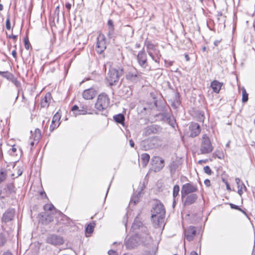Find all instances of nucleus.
I'll use <instances>...</instances> for the list:
<instances>
[{"label":"nucleus","mask_w":255,"mask_h":255,"mask_svg":"<svg viewBox=\"0 0 255 255\" xmlns=\"http://www.w3.org/2000/svg\"><path fill=\"white\" fill-rule=\"evenodd\" d=\"M165 214L164 206L161 203H156L151 210V219L155 224L159 226L163 222Z\"/></svg>","instance_id":"1"},{"label":"nucleus","mask_w":255,"mask_h":255,"mask_svg":"<svg viewBox=\"0 0 255 255\" xmlns=\"http://www.w3.org/2000/svg\"><path fill=\"white\" fill-rule=\"evenodd\" d=\"M149 239L150 237L148 234H145L143 237H141V235L138 232V233H135V235L130 237L126 241L125 245L128 249L131 250L141 243L145 244Z\"/></svg>","instance_id":"2"},{"label":"nucleus","mask_w":255,"mask_h":255,"mask_svg":"<svg viewBox=\"0 0 255 255\" xmlns=\"http://www.w3.org/2000/svg\"><path fill=\"white\" fill-rule=\"evenodd\" d=\"M213 150L209 137L206 134H203L202 137L200 152L201 154H207L211 152Z\"/></svg>","instance_id":"3"},{"label":"nucleus","mask_w":255,"mask_h":255,"mask_svg":"<svg viewBox=\"0 0 255 255\" xmlns=\"http://www.w3.org/2000/svg\"><path fill=\"white\" fill-rule=\"evenodd\" d=\"M109 104L110 99L108 96L102 93L98 96L95 107L98 110L101 111L106 109L109 106Z\"/></svg>","instance_id":"4"},{"label":"nucleus","mask_w":255,"mask_h":255,"mask_svg":"<svg viewBox=\"0 0 255 255\" xmlns=\"http://www.w3.org/2000/svg\"><path fill=\"white\" fill-rule=\"evenodd\" d=\"M146 50L149 56L156 63L159 62L161 57L159 50L153 44L147 43L146 44Z\"/></svg>","instance_id":"5"},{"label":"nucleus","mask_w":255,"mask_h":255,"mask_svg":"<svg viewBox=\"0 0 255 255\" xmlns=\"http://www.w3.org/2000/svg\"><path fill=\"white\" fill-rule=\"evenodd\" d=\"M123 74V70L120 71L116 69H111L108 73L107 78V81L110 85H114L119 80L120 77Z\"/></svg>","instance_id":"6"},{"label":"nucleus","mask_w":255,"mask_h":255,"mask_svg":"<svg viewBox=\"0 0 255 255\" xmlns=\"http://www.w3.org/2000/svg\"><path fill=\"white\" fill-rule=\"evenodd\" d=\"M131 229L135 233L139 232L141 237H143L145 234H148L147 228L143 225L142 223L138 217L135 219Z\"/></svg>","instance_id":"7"},{"label":"nucleus","mask_w":255,"mask_h":255,"mask_svg":"<svg viewBox=\"0 0 255 255\" xmlns=\"http://www.w3.org/2000/svg\"><path fill=\"white\" fill-rule=\"evenodd\" d=\"M198 188L196 185L191 183H187L184 184L181 189V195L183 198L187 195L195 192L197 191Z\"/></svg>","instance_id":"8"},{"label":"nucleus","mask_w":255,"mask_h":255,"mask_svg":"<svg viewBox=\"0 0 255 255\" xmlns=\"http://www.w3.org/2000/svg\"><path fill=\"white\" fill-rule=\"evenodd\" d=\"M46 243L55 246H59L64 243V239L59 235L51 234L47 237Z\"/></svg>","instance_id":"9"},{"label":"nucleus","mask_w":255,"mask_h":255,"mask_svg":"<svg viewBox=\"0 0 255 255\" xmlns=\"http://www.w3.org/2000/svg\"><path fill=\"white\" fill-rule=\"evenodd\" d=\"M106 48L105 37L104 34H100L97 38L96 50L98 53H102Z\"/></svg>","instance_id":"10"},{"label":"nucleus","mask_w":255,"mask_h":255,"mask_svg":"<svg viewBox=\"0 0 255 255\" xmlns=\"http://www.w3.org/2000/svg\"><path fill=\"white\" fill-rule=\"evenodd\" d=\"M153 169L155 172H158L164 166V160L159 156L154 157L152 159Z\"/></svg>","instance_id":"11"},{"label":"nucleus","mask_w":255,"mask_h":255,"mask_svg":"<svg viewBox=\"0 0 255 255\" xmlns=\"http://www.w3.org/2000/svg\"><path fill=\"white\" fill-rule=\"evenodd\" d=\"M137 61L138 64L143 68H146L148 67L147 55L144 51H140L137 55Z\"/></svg>","instance_id":"12"},{"label":"nucleus","mask_w":255,"mask_h":255,"mask_svg":"<svg viewBox=\"0 0 255 255\" xmlns=\"http://www.w3.org/2000/svg\"><path fill=\"white\" fill-rule=\"evenodd\" d=\"M97 91L93 88L85 90L83 93V97L85 100L93 99L96 95Z\"/></svg>","instance_id":"13"},{"label":"nucleus","mask_w":255,"mask_h":255,"mask_svg":"<svg viewBox=\"0 0 255 255\" xmlns=\"http://www.w3.org/2000/svg\"><path fill=\"white\" fill-rule=\"evenodd\" d=\"M190 131V136L194 137L198 135L200 131V127L197 123H192L189 126Z\"/></svg>","instance_id":"14"},{"label":"nucleus","mask_w":255,"mask_h":255,"mask_svg":"<svg viewBox=\"0 0 255 255\" xmlns=\"http://www.w3.org/2000/svg\"><path fill=\"white\" fill-rule=\"evenodd\" d=\"M14 213L15 211L12 209H9L7 210L3 214L2 218V221L6 223L11 221L14 217Z\"/></svg>","instance_id":"15"},{"label":"nucleus","mask_w":255,"mask_h":255,"mask_svg":"<svg viewBox=\"0 0 255 255\" xmlns=\"http://www.w3.org/2000/svg\"><path fill=\"white\" fill-rule=\"evenodd\" d=\"M55 218V213L45 212L44 215L42 216V222L43 224H48L54 220Z\"/></svg>","instance_id":"16"},{"label":"nucleus","mask_w":255,"mask_h":255,"mask_svg":"<svg viewBox=\"0 0 255 255\" xmlns=\"http://www.w3.org/2000/svg\"><path fill=\"white\" fill-rule=\"evenodd\" d=\"M71 111L75 116L80 115H86L87 113L86 108L83 107L81 109H79L77 105L73 106Z\"/></svg>","instance_id":"17"},{"label":"nucleus","mask_w":255,"mask_h":255,"mask_svg":"<svg viewBox=\"0 0 255 255\" xmlns=\"http://www.w3.org/2000/svg\"><path fill=\"white\" fill-rule=\"evenodd\" d=\"M196 230L194 227L191 226L185 231V236L188 241H192L196 235Z\"/></svg>","instance_id":"18"},{"label":"nucleus","mask_w":255,"mask_h":255,"mask_svg":"<svg viewBox=\"0 0 255 255\" xmlns=\"http://www.w3.org/2000/svg\"><path fill=\"white\" fill-rule=\"evenodd\" d=\"M140 75L137 72H129L126 75L127 80H129L132 82H136L140 79Z\"/></svg>","instance_id":"19"},{"label":"nucleus","mask_w":255,"mask_h":255,"mask_svg":"<svg viewBox=\"0 0 255 255\" xmlns=\"http://www.w3.org/2000/svg\"><path fill=\"white\" fill-rule=\"evenodd\" d=\"M3 192L5 196H9L10 194L15 193V188L13 184H7L6 187L3 189Z\"/></svg>","instance_id":"20"},{"label":"nucleus","mask_w":255,"mask_h":255,"mask_svg":"<svg viewBox=\"0 0 255 255\" xmlns=\"http://www.w3.org/2000/svg\"><path fill=\"white\" fill-rule=\"evenodd\" d=\"M236 183L238 187V193L241 196L243 193V190H246L247 188L243 182L241 181L240 179L236 178L235 179Z\"/></svg>","instance_id":"21"},{"label":"nucleus","mask_w":255,"mask_h":255,"mask_svg":"<svg viewBox=\"0 0 255 255\" xmlns=\"http://www.w3.org/2000/svg\"><path fill=\"white\" fill-rule=\"evenodd\" d=\"M197 197L198 196L196 194H191L187 196L185 201V205H190L194 203L196 201Z\"/></svg>","instance_id":"22"},{"label":"nucleus","mask_w":255,"mask_h":255,"mask_svg":"<svg viewBox=\"0 0 255 255\" xmlns=\"http://www.w3.org/2000/svg\"><path fill=\"white\" fill-rule=\"evenodd\" d=\"M222 85L223 84L217 80L213 81L211 84V87L213 91L216 93H218L220 92Z\"/></svg>","instance_id":"23"},{"label":"nucleus","mask_w":255,"mask_h":255,"mask_svg":"<svg viewBox=\"0 0 255 255\" xmlns=\"http://www.w3.org/2000/svg\"><path fill=\"white\" fill-rule=\"evenodd\" d=\"M150 159V156L147 153H143L141 155L140 160L142 166L145 167L148 164Z\"/></svg>","instance_id":"24"},{"label":"nucleus","mask_w":255,"mask_h":255,"mask_svg":"<svg viewBox=\"0 0 255 255\" xmlns=\"http://www.w3.org/2000/svg\"><path fill=\"white\" fill-rule=\"evenodd\" d=\"M41 136V132L40 129L36 128L35 129L34 133L32 134L31 137H30V139H33L35 141H36V143L38 142L39 139H40Z\"/></svg>","instance_id":"25"},{"label":"nucleus","mask_w":255,"mask_h":255,"mask_svg":"<svg viewBox=\"0 0 255 255\" xmlns=\"http://www.w3.org/2000/svg\"><path fill=\"white\" fill-rule=\"evenodd\" d=\"M51 95L50 93H47L44 98L41 100V106L42 107H46L48 105L49 101L50 100Z\"/></svg>","instance_id":"26"},{"label":"nucleus","mask_w":255,"mask_h":255,"mask_svg":"<svg viewBox=\"0 0 255 255\" xmlns=\"http://www.w3.org/2000/svg\"><path fill=\"white\" fill-rule=\"evenodd\" d=\"M108 36L111 37L114 33V26L113 21L111 19H109L108 21Z\"/></svg>","instance_id":"27"},{"label":"nucleus","mask_w":255,"mask_h":255,"mask_svg":"<svg viewBox=\"0 0 255 255\" xmlns=\"http://www.w3.org/2000/svg\"><path fill=\"white\" fill-rule=\"evenodd\" d=\"M164 117L168 122L169 124L172 127H174L175 124V120L174 118L173 117L170 116L168 113L165 114Z\"/></svg>","instance_id":"28"},{"label":"nucleus","mask_w":255,"mask_h":255,"mask_svg":"<svg viewBox=\"0 0 255 255\" xmlns=\"http://www.w3.org/2000/svg\"><path fill=\"white\" fill-rule=\"evenodd\" d=\"M7 174V170L4 169H0V183H1L6 179Z\"/></svg>","instance_id":"29"},{"label":"nucleus","mask_w":255,"mask_h":255,"mask_svg":"<svg viewBox=\"0 0 255 255\" xmlns=\"http://www.w3.org/2000/svg\"><path fill=\"white\" fill-rule=\"evenodd\" d=\"M114 119L117 123L120 124H123L125 121V117L121 114L114 116Z\"/></svg>","instance_id":"30"},{"label":"nucleus","mask_w":255,"mask_h":255,"mask_svg":"<svg viewBox=\"0 0 255 255\" xmlns=\"http://www.w3.org/2000/svg\"><path fill=\"white\" fill-rule=\"evenodd\" d=\"M44 210L45 211V212H48V213H53L55 212V209L54 207V206L52 204H46L44 207Z\"/></svg>","instance_id":"31"},{"label":"nucleus","mask_w":255,"mask_h":255,"mask_svg":"<svg viewBox=\"0 0 255 255\" xmlns=\"http://www.w3.org/2000/svg\"><path fill=\"white\" fill-rule=\"evenodd\" d=\"M16 170H17L16 173H13L10 174L11 177L13 179L18 177V176H20L22 174L23 170L21 168L17 167L16 168Z\"/></svg>","instance_id":"32"},{"label":"nucleus","mask_w":255,"mask_h":255,"mask_svg":"<svg viewBox=\"0 0 255 255\" xmlns=\"http://www.w3.org/2000/svg\"><path fill=\"white\" fill-rule=\"evenodd\" d=\"M0 75H1L3 77L5 78L7 80H10V79L12 78V74L6 71V72H1L0 71Z\"/></svg>","instance_id":"33"},{"label":"nucleus","mask_w":255,"mask_h":255,"mask_svg":"<svg viewBox=\"0 0 255 255\" xmlns=\"http://www.w3.org/2000/svg\"><path fill=\"white\" fill-rule=\"evenodd\" d=\"M60 119H61L60 114L58 112H57L53 116L52 120V122L55 123H60L59 121H60Z\"/></svg>","instance_id":"34"},{"label":"nucleus","mask_w":255,"mask_h":255,"mask_svg":"<svg viewBox=\"0 0 255 255\" xmlns=\"http://www.w3.org/2000/svg\"><path fill=\"white\" fill-rule=\"evenodd\" d=\"M248 100V94L245 88L242 89V102L245 103Z\"/></svg>","instance_id":"35"},{"label":"nucleus","mask_w":255,"mask_h":255,"mask_svg":"<svg viewBox=\"0 0 255 255\" xmlns=\"http://www.w3.org/2000/svg\"><path fill=\"white\" fill-rule=\"evenodd\" d=\"M180 188L179 186L177 185H176L174 186L173 190V196L175 198L176 196L179 195Z\"/></svg>","instance_id":"36"},{"label":"nucleus","mask_w":255,"mask_h":255,"mask_svg":"<svg viewBox=\"0 0 255 255\" xmlns=\"http://www.w3.org/2000/svg\"><path fill=\"white\" fill-rule=\"evenodd\" d=\"M94 226H95L94 224H90L88 225V226H87V227L86 228V232L87 233H89V234L93 233V232L94 231Z\"/></svg>","instance_id":"37"},{"label":"nucleus","mask_w":255,"mask_h":255,"mask_svg":"<svg viewBox=\"0 0 255 255\" xmlns=\"http://www.w3.org/2000/svg\"><path fill=\"white\" fill-rule=\"evenodd\" d=\"M17 150V149L16 147L15 146H12V147L9 150V153L12 156L17 155V153H16Z\"/></svg>","instance_id":"38"},{"label":"nucleus","mask_w":255,"mask_h":255,"mask_svg":"<svg viewBox=\"0 0 255 255\" xmlns=\"http://www.w3.org/2000/svg\"><path fill=\"white\" fill-rule=\"evenodd\" d=\"M60 125V123H51L50 126V130L51 131H53L55 129H56V128H57Z\"/></svg>","instance_id":"39"},{"label":"nucleus","mask_w":255,"mask_h":255,"mask_svg":"<svg viewBox=\"0 0 255 255\" xmlns=\"http://www.w3.org/2000/svg\"><path fill=\"white\" fill-rule=\"evenodd\" d=\"M10 80H11L12 81V82L17 87H18L20 86V82L15 78L13 77V76L12 75V79H10Z\"/></svg>","instance_id":"40"},{"label":"nucleus","mask_w":255,"mask_h":255,"mask_svg":"<svg viewBox=\"0 0 255 255\" xmlns=\"http://www.w3.org/2000/svg\"><path fill=\"white\" fill-rule=\"evenodd\" d=\"M6 28L7 30L11 29L9 16L8 15L6 20Z\"/></svg>","instance_id":"41"},{"label":"nucleus","mask_w":255,"mask_h":255,"mask_svg":"<svg viewBox=\"0 0 255 255\" xmlns=\"http://www.w3.org/2000/svg\"><path fill=\"white\" fill-rule=\"evenodd\" d=\"M204 172L208 175H211L212 171L209 166H206L204 167Z\"/></svg>","instance_id":"42"},{"label":"nucleus","mask_w":255,"mask_h":255,"mask_svg":"<svg viewBox=\"0 0 255 255\" xmlns=\"http://www.w3.org/2000/svg\"><path fill=\"white\" fill-rule=\"evenodd\" d=\"M30 45V44L27 39H24V46L26 49L28 50L29 48V46Z\"/></svg>","instance_id":"43"},{"label":"nucleus","mask_w":255,"mask_h":255,"mask_svg":"<svg viewBox=\"0 0 255 255\" xmlns=\"http://www.w3.org/2000/svg\"><path fill=\"white\" fill-rule=\"evenodd\" d=\"M230 207L232 209H236L239 211H242V209L237 205L233 204L232 203L230 204Z\"/></svg>","instance_id":"44"},{"label":"nucleus","mask_w":255,"mask_h":255,"mask_svg":"<svg viewBox=\"0 0 255 255\" xmlns=\"http://www.w3.org/2000/svg\"><path fill=\"white\" fill-rule=\"evenodd\" d=\"M138 202V197H132L130 200V203H133L134 204H136Z\"/></svg>","instance_id":"45"},{"label":"nucleus","mask_w":255,"mask_h":255,"mask_svg":"<svg viewBox=\"0 0 255 255\" xmlns=\"http://www.w3.org/2000/svg\"><path fill=\"white\" fill-rule=\"evenodd\" d=\"M108 254L109 255H118V253L116 251H114L113 250L109 251Z\"/></svg>","instance_id":"46"},{"label":"nucleus","mask_w":255,"mask_h":255,"mask_svg":"<svg viewBox=\"0 0 255 255\" xmlns=\"http://www.w3.org/2000/svg\"><path fill=\"white\" fill-rule=\"evenodd\" d=\"M6 242L5 239L4 238H0V246H3Z\"/></svg>","instance_id":"47"},{"label":"nucleus","mask_w":255,"mask_h":255,"mask_svg":"<svg viewBox=\"0 0 255 255\" xmlns=\"http://www.w3.org/2000/svg\"><path fill=\"white\" fill-rule=\"evenodd\" d=\"M151 141L154 145L156 142L158 141V139L156 137H154L151 140Z\"/></svg>","instance_id":"48"},{"label":"nucleus","mask_w":255,"mask_h":255,"mask_svg":"<svg viewBox=\"0 0 255 255\" xmlns=\"http://www.w3.org/2000/svg\"><path fill=\"white\" fill-rule=\"evenodd\" d=\"M204 183L207 186H209L210 185V181L209 179H206L204 181Z\"/></svg>","instance_id":"49"},{"label":"nucleus","mask_w":255,"mask_h":255,"mask_svg":"<svg viewBox=\"0 0 255 255\" xmlns=\"http://www.w3.org/2000/svg\"><path fill=\"white\" fill-rule=\"evenodd\" d=\"M65 7H66L67 9L70 10V8H71V4L70 3L67 2V3H66V4H65Z\"/></svg>","instance_id":"50"},{"label":"nucleus","mask_w":255,"mask_h":255,"mask_svg":"<svg viewBox=\"0 0 255 255\" xmlns=\"http://www.w3.org/2000/svg\"><path fill=\"white\" fill-rule=\"evenodd\" d=\"M129 142V144H130V146L132 147H133L134 145L133 141L132 139H130Z\"/></svg>","instance_id":"51"},{"label":"nucleus","mask_w":255,"mask_h":255,"mask_svg":"<svg viewBox=\"0 0 255 255\" xmlns=\"http://www.w3.org/2000/svg\"><path fill=\"white\" fill-rule=\"evenodd\" d=\"M12 55L13 56V57L14 58L16 57V52L15 50H14L12 51Z\"/></svg>","instance_id":"52"},{"label":"nucleus","mask_w":255,"mask_h":255,"mask_svg":"<svg viewBox=\"0 0 255 255\" xmlns=\"http://www.w3.org/2000/svg\"><path fill=\"white\" fill-rule=\"evenodd\" d=\"M221 40H217L214 41V45L215 46H218V44L220 43Z\"/></svg>","instance_id":"53"},{"label":"nucleus","mask_w":255,"mask_h":255,"mask_svg":"<svg viewBox=\"0 0 255 255\" xmlns=\"http://www.w3.org/2000/svg\"><path fill=\"white\" fill-rule=\"evenodd\" d=\"M31 141H30V145L31 146H33L35 144H36V141H35V140H32V139H30Z\"/></svg>","instance_id":"54"},{"label":"nucleus","mask_w":255,"mask_h":255,"mask_svg":"<svg viewBox=\"0 0 255 255\" xmlns=\"http://www.w3.org/2000/svg\"><path fill=\"white\" fill-rule=\"evenodd\" d=\"M2 255H12L10 252L7 251V252L4 253Z\"/></svg>","instance_id":"55"},{"label":"nucleus","mask_w":255,"mask_h":255,"mask_svg":"<svg viewBox=\"0 0 255 255\" xmlns=\"http://www.w3.org/2000/svg\"><path fill=\"white\" fill-rule=\"evenodd\" d=\"M185 58L186 60L187 61H189L190 58H189V56H188V54H185Z\"/></svg>","instance_id":"56"},{"label":"nucleus","mask_w":255,"mask_h":255,"mask_svg":"<svg viewBox=\"0 0 255 255\" xmlns=\"http://www.w3.org/2000/svg\"><path fill=\"white\" fill-rule=\"evenodd\" d=\"M190 255H198L197 253L195 251H192L190 253Z\"/></svg>","instance_id":"57"},{"label":"nucleus","mask_w":255,"mask_h":255,"mask_svg":"<svg viewBox=\"0 0 255 255\" xmlns=\"http://www.w3.org/2000/svg\"><path fill=\"white\" fill-rule=\"evenodd\" d=\"M226 187H227V189L228 190H230L231 189H230V186L229 185V184L228 183H226Z\"/></svg>","instance_id":"58"},{"label":"nucleus","mask_w":255,"mask_h":255,"mask_svg":"<svg viewBox=\"0 0 255 255\" xmlns=\"http://www.w3.org/2000/svg\"><path fill=\"white\" fill-rule=\"evenodd\" d=\"M3 9V5L2 4H0V11H1Z\"/></svg>","instance_id":"59"},{"label":"nucleus","mask_w":255,"mask_h":255,"mask_svg":"<svg viewBox=\"0 0 255 255\" xmlns=\"http://www.w3.org/2000/svg\"><path fill=\"white\" fill-rule=\"evenodd\" d=\"M175 202H176L175 200V199H174L173 202V207L175 206Z\"/></svg>","instance_id":"60"},{"label":"nucleus","mask_w":255,"mask_h":255,"mask_svg":"<svg viewBox=\"0 0 255 255\" xmlns=\"http://www.w3.org/2000/svg\"><path fill=\"white\" fill-rule=\"evenodd\" d=\"M12 38L14 39V40H15L16 39V35H12Z\"/></svg>","instance_id":"61"},{"label":"nucleus","mask_w":255,"mask_h":255,"mask_svg":"<svg viewBox=\"0 0 255 255\" xmlns=\"http://www.w3.org/2000/svg\"><path fill=\"white\" fill-rule=\"evenodd\" d=\"M158 146V144L157 143V145H154V146Z\"/></svg>","instance_id":"62"},{"label":"nucleus","mask_w":255,"mask_h":255,"mask_svg":"<svg viewBox=\"0 0 255 255\" xmlns=\"http://www.w3.org/2000/svg\"><path fill=\"white\" fill-rule=\"evenodd\" d=\"M202 162V160H200V161H199V163H201V162Z\"/></svg>","instance_id":"63"},{"label":"nucleus","mask_w":255,"mask_h":255,"mask_svg":"<svg viewBox=\"0 0 255 255\" xmlns=\"http://www.w3.org/2000/svg\"><path fill=\"white\" fill-rule=\"evenodd\" d=\"M255 255V252L253 253V255Z\"/></svg>","instance_id":"64"}]
</instances>
